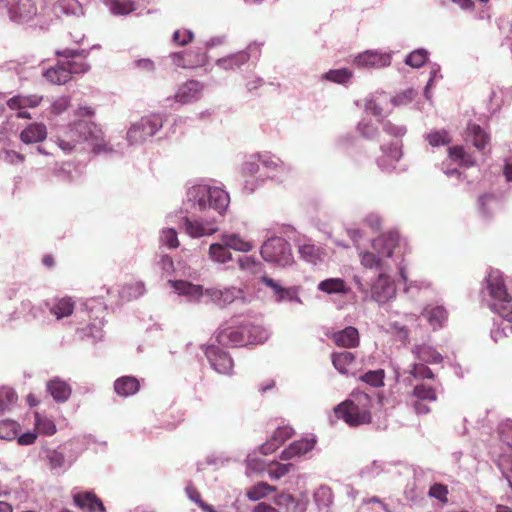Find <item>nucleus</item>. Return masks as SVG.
Returning <instances> with one entry per match:
<instances>
[{
  "mask_svg": "<svg viewBox=\"0 0 512 512\" xmlns=\"http://www.w3.org/2000/svg\"><path fill=\"white\" fill-rule=\"evenodd\" d=\"M229 205L230 195L223 187L213 185L208 179L188 181L182 209L187 214L204 213L208 216L195 219L185 216L181 220V227L192 238L210 236L219 230L218 225Z\"/></svg>",
  "mask_w": 512,
  "mask_h": 512,
  "instance_id": "1",
  "label": "nucleus"
},
{
  "mask_svg": "<svg viewBox=\"0 0 512 512\" xmlns=\"http://www.w3.org/2000/svg\"><path fill=\"white\" fill-rule=\"evenodd\" d=\"M398 241V232L390 231L372 241L371 251L359 253L362 266L380 271L370 288L371 299L379 305L388 304L396 296L395 283L386 275V271L391 269V263L394 262L392 255Z\"/></svg>",
  "mask_w": 512,
  "mask_h": 512,
  "instance_id": "2",
  "label": "nucleus"
},
{
  "mask_svg": "<svg viewBox=\"0 0 512 512\" xmlns=\"http://www.w3.org/2000/svg\"><path fill=\"white\" fill-rule=\"evenodd\" d=\"M486 285L482 291L483 301L490 310L500 317L494 320L490 332L494 342L512 334V295L507 287L500 270L491 269L485 279Z\"/></svg>",
  "mask_w": 512,
  "mask_h": 512,
  "instance_id": "3",
  "label": "nucleus"
},
{
  "mask_svg": "<svg viewBox=\"0 0 512 512\" xmlns=\"http://www.w3.org/2000/svg\"><path fill=\"white\" fill-rule=\"evenodd\" d=\"M88 142L94 154L112 153L114 150L103 142L102 130L92 121L80 119L74 121L57 136L59 148L68 155L77 150V146Z\"/></svg>",
  "mask_w": 512,
  "mask_h": 512,
  "instance_id": "4",
  "label": "nucleus"
},
{
  "mask_svg": "<svg viewBox=\"0 0 512 512\" xmlns=\"http://www.w3.org/2000/svg\"><path fill=\"white\" fill-rule=\"evenodd\" d=\"M269 338V332L261 325L249 320L231 318L222 324L216 333V341L222 346L243 347L262 344Z\"/></svg>",
  "mask_w": 512,
  "mask_h": 512,
  "instance_id": "5",
  "label": "nucleus"
},
{
  "mask_svg": "<svg viewBox=\"0 0 512 512\" xmlns=\"http://www.w3.org/2000/svg\"><path fill=\"white\" fill-rule=\"evenodd\" d=\"M335 414L349 426L371 422V398L363 391L353 390L348 399L335 408Z\"/></svg>",
  "mask_w": 512,
  "mask_h": 512,
  "instance_id": "6",
  "label": "nucleus"
},
{
  "mask_svg": "<svg viewBox=\"0 0 512 512\" xmlns=\"http://www.w3.org/2000/svg\"><path fill=\"white\" fill-rule=\"evenodd\" d=\"M260 255L265 262L277 267H288L294 263L290 243L278 235H271L262 243Z\"/></svg>",
  "mask_w": 512,
  "mask_h": 512,
  "instance_id": "7",
  "label": "nucleus"
},
{
  "mask_svg": "<svg viewBox=\"0 0 512 512\" xmlns=\"http://www.w3.org/2000/svg\"><path fill=\"white\" fill-rule=\"evenodd\" d=\"M82 311L87 314L90 323L85 327L77 328V334L81 339L91 340L93 343L103 338V318L105 306L100 299H88L82 304Z\"/></svg>",
  "mask_w": 512,
  "mask_h": 512,
  "instance_id": "8",
  "label": "nucleus"
},
{
  "mask_svg": "<svg viewBox=\"0 0 512 512\" xmlns=\"http://www.w3.org/2000/svg\"><path fill=\"white\" fill-rule=\"evenodd\" d=\"M163 126L160 114L151 113L133 122L127 131V141L130 145L142 144L153 137Z\"/></svg>",
  "mask_w": 512,
  "mask_h": 512,
  "instance_id": "9",
  "label": "nucleus"
},
{
  "mask_svg": "<svg viewBox=\"0 0 512 512\" xmlns=\"http://www.w3.org/2000/svg\"><path fill=\"white\" fill-rule=\"evenodd\" d=\"M0 3L10 20L18 24L30 23L41 15L34 0H0Z\"/></svg>",
  "mask_w": 512,
  "mask_h": 512,
  "instance_id": "10",
  "label": "nucleus"
},
{
  "mask_svg": "<svg viewBox=\"0 0 512 512\" xmlns=\"http://www.w3.org/2000/svg\"><path fill=\"white\" fill-rule=\"evenodd\" d=\"M261 46L262 44L260 43L252 42L244 50L217 59L215 64L217 67L225 71L240 69L243 65L248 63L251 58L256 60L259 59L261 55Z\"/></svg>",
  "mask_w": 512,
  "mask_h": 512,
  "instance_id": "11",
  "label": "nucleus"
},
{
  "mask_svg": "<svg viewBox=\"0 0 512 512\" xmlns=\"http://www.w3.org/2000/svg\"><path fill=\"white\" fill-rule=\"evenodd\" d=\"M89 54L90 50L86 49L65 48L55 51V55L63 60L70 77L90 70V65L86 62Z\"/></svg>",
  "mask_w": 512,
  "mask_h": 512,
  "instance_id": "12",
  "label": "nucleus"
},
{
  "mask_svg": "<svg viewBox=\"0 0 512 512\" xmlns=\"http://www.w3.org/2000/svg\"><path fill=\"white\" fill-rule=\"evenodd\" d=\"M206 297L219 308H225L234 302L248 303L245 292L236 286L206 288Z\"/></svg>",
  "mask_w": 512,
  "mask_h": 512,
  "instance_id": "13",
  "label": "nucleus"
},
{
  "mask_svg": "<svg viewBox=\"0 0 512 512\" xmlns=\"http://www.w3.org/2000/svg\"><path fill=\"white\" fill-rule=\"evenodd\" d=\"M168 284L178 296L184 297L189 303L199 304L206 297V288L203 285L182 279H170Z\"/></svg>",
  "mask_w": 512,
  "mask_h": 512,
  "instance_id": "14",
  "label": "nucleus"
},
{
  "mask_svg": "<svg viewBox=\"0 0 512 512\" xmlns=\"http://www.w3.org/2000/svg\"><path fill=\"white\" fill-rule=\"evenodd\" d=\"M205 356L212 369L223 375H231L234 362L228 352L218 346L209 345L205 348Z\"/></svg>",
  "mask_w": 512,
  "mask_h": 512,
  "instance_id": "15",
  "label": "nucleus"
},
{
  "mask_svg": "<svg viewBox=\"0 0 512 512\" xmlns=\"http://www.w3.org/2000/svg\"><path fill=\"white\" fill-rule=\"evenodd\" d=\"M261 165L267 169L268 176L278 182H283L293 170L290 164L270 153L261 154Z\"/></svg>",
  "mask_w": 512,
  "mask_h": 512,
  "instance_id": "16",
  "label": "nucleus"
},
{
  "mask_svg": "<svg viewBox=\"0 0 512 512\" xmlns=\"http://www.w3.org/2000/svg\"><path fill=\"white\" fill-rule=\"evenodd\" d=\"M44 460L50 471L55 475L63 474L73 465V458L68 459V454L61 446L44 450Z\"/></svg>",
  "mask_w": 512,
  "mask_h": 512,
  "instance_id": "17",
  "label": "nucleus"
},
{
  "mask_svg": "<svg viewBox=\"0 0 512 512\" xmlns=\"http://www.w3.org/2000/svg\"><path fill=\"white\" fill-rule=\"evenodd\" d=\"M317 443V436L304 437L300 440L293 441L281 454L280 459L288 461L291 459L301 458L311 452Z\"/></svg>",
  "mask_w": 512,
  "mask_h": 512,
  "instance_id": "18",
  "label": "nucleus"
},
{
  "mask_svg": "<svg viewBox=\"0 0 512 512\" xmlns=\"http://www.w3.org/2000/svg\"><path fill=\"white\" fill-rule=\"evenodd\" d=\"M354 62L358 67L380 69L391 64V54L367 50L358 54Z\"/></svg>",
  "mask_w": 512,
  "mask_h": 512,
  "instance_id": "19",
  "label": "nucleus"
},
{
  "mask_svg": "<svg viewBox=\"0 0 512 512\" xmlns=\"http://www.w3.org/2000/svg\"><path fill=\"white\" fill-rule=\"evenodd\" d=\"M261 281L272 290L276 302H300L296 287H283L279 282L266 275L261 278Z\"/></svg>",
  "mask_w": 512,
  "mask_h": 512,
  "instance_id": "20",
  "label": "nucleus"
},
{
  "mask_svg": "<svg viewBox=\"0 0 512 512\" xmlns=\"http://www.w3.org/2000/svg\"><path fill=\"white\" fill-rule=\"evenodd\" d=\"M75 506L87 512H106L102 500L93 491H78L73 493Z\"/></svg>",
  "mask_w": 512,
  "mask_h": 512,
  "instance_id": "21",
  "label": "nucleus"
},
{
  "mask_svg": "<svg viewBox=\"0 0 512 512\" xmlns=\"http://www.w3.org/2000/svg\"><path fill=\"white\" fill-rule=\"evenodd\" d=\"M41 100L42 97L37 95H15L8 99L6 104L12 110H19L17 113L18 118L29 119L31 115L24 109L38 106Z\"/></svg>",
  "mask_w": 512,
  "mask_h": 512,
  "instance_id": "22",
  "label": "nucleus"
},
{
  "mask_svg": "<svg viewBox=\"0 0 512 512\" xmlns=\"http://www.w3.org/2000/svg\"><path fill=\"white\" fill-rule=\"evenodd\" d=\"M294 434V429L290 426H281L278 427L271 438L264 444L258 447L260 453L262 455H268L273 453L280 445H282L286 440L292 437Z\"/></svg>",
  "mask_w": 512,
  "mask_h": 512,
  "instance_id": "23",
  "label": "nucleus"
},
{
  "mask_svg": "<svg viewBox=\"0 0 512 512\" xmlns=\"http://www.w3.org/2000/svg\"><path fill=\"white\" fill-rule=\"evenodd\" d=\"M411 353L417 360L425 364H440L444 359L433 346L426 343L414 344L411 347Z\"/></svg>",
  "mask_w": 512,
  "mask_h": 512,
  "instance_id": "24",
  "label": "nucleus"
},
{
  "mask_svg": "<svg viewBox=\"0 0 512 512\" xmlns=\"http://www.w3.org/2000/svg\"><path fill=\"white\" fill-rule=\"evenodd\" d=\"M332 363L334 367L342 374H352L358 368L356 356L350 351H342L332 354Z\"/></svg>",
  "mask_w": 512,
  "mask_h": 512,
  "instance_id": "25",
  "label": "nucleus"
},
{
  "mask_svg": "<svg viewBox=\"0 0 512 512\" xmlns=\"http://www.w3.org/2000/svg\"><path fill=\"white\" fill-rule=\"evenodd\" d=\"M46 389L57 403L66 402L72 393L71 386L60 377L50 379L46 384Z\"/></svg>",
  "mask_w": 512,
  "mask_h": 512,
  "instance_id": "26",
  "label": "nucleus"
},
{
  "mask_svg": "<svg viewBox=\"0 0 512 512\" xmlns=\"http://www.w3.org/2000/svg\"><path fill=\"white\" fill-rule=\"evenodd\" d=\"M331 339L337 346L344 348H355L360 342L359 332L357 328L353 326H348L342 330L333 332Z\"/></svg>",
  "mask_w": 512,
  "mask_h": 512,
  "instance_id": "27",
  "label": "nucleus"
},
{
  "mask_svg": "<svg viewBox=\"0 0 512 512\" xmlns=\"http://www.w3.org/2000/svg\"><path fill=\"white\" fill-rule=\"evenodd\" d=\"M44 307L54 315L57 320H60L72 314L74 302L70 297L56 298L51 302L46 301Z\"/></svg>",
  "mask_w": 512,
  "mask_h": 512,
  "instance_id": "28",
  "label": "nucleus"
},
{
  "mask_svg": "<svg viewBox=\"0 0 512 512\" xmlns=\"http://www.w3.org/2000/svg\"><path fill=\"white\" fill-rule=\"evenodd\" d=\"M47 137V129L43 123L34 122L29 124L20 133V140L26 144H37L45 140Z\"/></svg>",
  "mask_w": 512,
  "mask_h": 512,
  "instance_id": "29",
  "label": "nucleus"
},
{
  "mask_svg": "<svg viewBox=\"0 0 512 512\" xmlns=\"http://www.w3.org/2000/svg\"><path fill=\"white\" fill-rule=\"evenodd\" d=\"M202 85L196 80H189L177 91L175 99L181 104H187L198 99Z\"/></svg>",
  "mask_w": 512,
  "mask_h": 512,
  "instance_id": "30",
  "label": "nucleus"
},
{
  "mask_svg": "<svg viewBox=\"0 0 512 512\" xmlns=\"http://www.w3.org/2000/svg\"><path fill=\"white\" fill-rule=\"evenodd\" d=\"M140 389V381L131 375L121 376L114 382V390L121 397H129Z\"/></svg>",
  "mask_w": 512,
  "mask_h": 512,
  "instance_id": "31",
  "label": "nucleus"
},
{
  "mask_svg": "<svg viewBox=\"0 0 512 512\" xmlns=\"http://www.w3.org/2000/svg\"><path fill=\"white\" fill-rule=\"evenodd\" d=\"M298 247L300 257L308 263L316 265L320 260V249L311 243V240L306 236L295 243Z\"/></svg>",
  "mask_w": 512,
  "mask_h": 512,
  "instance_id": "32",
  "label": "nucleus"
},
{
  "mask_svg": "<svg viewBox=\"0 0 512 512\" xmlns=\"http://www.w3.org/2000/svg\"><path fill=\"white\" fill-rule=\"evenodd\" d=\"M42 75L48 82L57 85L65 84L71 79L62 59L54 67L43 70Z\"/></svg>",
  "mask_w": 512,
  "mask_h": 512,
  "instance_id": "33",
  "label": "nucleus"
},
{
  "mask_svg": "<svg viewBox=\"0 0 512 512\" xmlns=\"http://www.w3.org/2000/svg\"><path fill=\"white\" fill-rule=\"evenodd\" d=\"M390 102L389 97L384 93H377L365 99V112L377 118L384 116V106Z\"/></svg>",
  "mask_w": 512,
  "mask_h": 512,
  "instance_id": "34",
  "label": "nucleus"
},
{
  "mask_svg": "<svg viewBox=\"0 0 512 512\" xmlns=\"http://www.w3.org/2000/svg\"><path fill=\"white\" fill-rule=\"evenodd\" d=\"M191 52H173L169 55L174 65L181 68H193L195 66H201L204 64L206 56L204 54H197L196 60L192 61L190 57Z\"/></svg>",
  "mask_w": 512,
  "mask_h": 512,
  "instance_id": "35",
  "label": "nucleus"
},
{
  "mask_svg": "<svg viewBox=\"0 0 512 512\" xmlns=\"http://www.w3.org/2000/svg\"><path fill=\"white\" fill-rule=\"evenodd\" d=\"M467 139L471 141L473 146L479 151H483L490 140L489 135L486 133V131L475 123H471L468 125Z\"/></svg>",
  "mask_w": 512,
  "mask_h": 512,
  "instance_id": "36",
  "label": "nucleus"
},
{
  "mask_svg": "<svg viewBox=\"0 0 512 512\" xmlns=\"http://www.w3.org/2000/svg\"><path fill=\"white\" fill-rule=\"evenodd\" d=\"M422 314L434 330L443 327L448 317V313L443 306L426 307Z\"/></svg>",
  "mask_w": 512,
  "mask_h": 512,
  "instance_id": "37",
  "label": "nucleus"
},
{
  "mask_svg": "<svg viewBox=\"0 0 512 512\" xmlns=\"http://www.w3.org/2000/svg\"><path fill=\"white\" fill-rule=\"evenodd\" d=\"M478 207L482 216L489 219L500 207V201L494 194H483L478 198Z\"/></svg>",
  "mask_w": 512,
  "mask_h": 512,
  "instance_id": "38",
  "label": "nucleus"
},
{
  "mask_svg": "<svg viewBox=\"0 0 512 512\" xmlns=\"http://www.w3.org/2000/svg\"><path fill=\"white\" fill-rule=\"evenodd\" d=\"M512 100V88L497 87L492 89L490 104L492 110H498L502 105L509 104Z\"/></svg>",
  "mask_w": 512,
  "mask_h": 512,
  "instance_id": "39",
  "label": "nucleus"
},
{
  "mask_svg": "<svg viewBox=\"0 0 512 512\" xmlns=\"http://www.w3.org/2000/svg\"><path fill=\"white\" fill-rule=\"evenodd\" d=\"M221 240L229 250L249 252L253 249V245L249 241L244 240L236 233L223 234Z\"/></svg>",
  "mask_w": 512,
  "mask_h": 512,
  "instance_id": "40",
  "label": "nucleus"
},
{
  "mask_svg": "<svg viewBox=\"0 0 512 512\" xmlns=\"http://www.w3.org/2000/svg\"><path fill=\"white\" fill-rule=\"evenodd\" d=\"M448 156L451 160L458 162L460 166L472 167L475 165V159L466 152L463 146H453L448 149Z\"/></svg>",
  "mask_w": 512,
  "mask_h": 512,
  "instance_id": "41",
  "label": "nucleus"
},
{
  "mask_svg": "<svg viewBox=\"0 0 512 512\" xmlns=\"http://www.w3.org/2000/svg\"><path fill=\"white\" fill-rule=\"evenodd\" d=\"M322 292L346 295L350 292V288L341 278H329L322 281Z\"/></svg>",
  "mask_w": 512,
  "mask_h": 512,
  "instance_id": "42",
  "label": "nucleus"
},
{
  "mask_svg": "<svg viewBox=\"0 0 512 512\" xmlns=\"http://www.w3.org/2000/svg\"><path fill=\"white\" fill-rule=\"evenodd\" d=\"M209 256L214 262L222 264L232 260V254L222 240L220 243H212L210 245Z\"/></svg>",
  "mask_w": 512,
  "mask_h": 512,
  "instance_id": "43",
  "label": "nucleus"
},
{
  "mask_svg": "<svg viewBox=\"0 0 512 512\" xmlns=\"http://www.w3.org/2000/svg\"><path fill=\"white\" fill-rule=\"evenodd\" d=\"M296 465L294 463L273 462L268 466V475L273 480H278L290 473H295Z\"/></svg>",
  "mask_w": 512,
  "mask_h": 512,
  "instance_id": "44",
  "label": "nucleus"
},
{
  "mask_svg": "<svg viewBox=\"0 0 512 512\" xmlns=\"http://www.w3.org/2000/svg\"><path fill=\"white\" fill-rule=\"evenodd\" d=\"M104 3L114 15H127L136 9L132 0H104Z\"/></svg>",
  "mask_w": 512,
  "mask_h": 512,
  "instance_id": "45",
  "label": "nucleus"
},
{
  "mask_svg": "<svg viewBox=\"0 0 512 512\" xmlns=\"http://www.w3.org/2000/svg\"><path fill=\"white\" fill-rule=\"evenodd\" d=\"M20 432V425L11 419L0 420V439L6 441L15 440Z\"/></svg>",
  "mask_w": 512,
  "mask_h": 512,
  "instance_id": "46",
  "label": "nucleus"
},
{
  "mask_svg": "<svg viewBox=\"0 0 512 512\" xmlns=\"http://www.w3.org/2000/svg\"><path fill=\"white\" fill-rule=\"evenodd\" d=\"M275 502L278 506L286 508L287 512H304V507L300 504L297 499L289 493L279 494Z\"/></svg>",
  "mask_w": 512,
  "mask_h": 512,
  "instance_id": "47",
  "label": "nucleus"
},
{
  "mask_svg": "<svg viewBox=\"0 0 512 512\" xmlns=\"http://www.w3.org/2000/svg\"><path fill=\"white\" fill-rule=\"evenodd\" d=\"M55 9L66 15H81L83 8L78 0H58Z\"/></svg>",
  "mask_w": 512,
  "mask_h": 512,
  "instance_id": "48",
  "label": "nucleus"
},
{
  "mask_svg": "<svg viewBox=\"0 0 512 512\" xmlns=\"http://www.w3.org/2000/svg\"><path fill=\"white\" fill-rule=\"evenodd\" d=\"M385 372L383 369L369 370L359 376L362 382L371 387L379 388L384 385Z\"/></svg>",
  "mask_w": 512,
  "mask_h": 512,
  "instance_id": "49",
  "label": "nucleus"
},
{
  "mask_svg": "<svg viewBox=\"0 0 512 512\" xmlns=\"http://www.w3.org/2000/svg\"><path fill=\"white\" fill-rule=\"evenodd\" d=\"M61 447L68 454V459L73 458L74 463L79 455L86 449V444L80 438H73L64 445H61Z\"/></svg>",
  "mask_w": 512,
  "mask_h": 512,
  "instance_id": "50",
  "label": "nucleus"
},
{
  "mask_svg": "<svg viewBox=\"0 0 512 512\" xmlns=\"http://www.w3.org/2000/svg\"><path fill=\"white\" fill-rule=\"evenodd\" d=\"M425 140L432 147L445 146L451 142L450 135L446 130L431 131L425 135Z\"/></svg>",
  "mask_w": 512,
  "mask_h": 512,
  "instance_id": "51",
  "label": "nucleus"
},
{
  "mask_svg": "<svg viewBox=\"0 0 512 512\" xmlns=\"http://www.w3.org/2000/svg\"><path fill=\"white\" fill-rule=\"evenodd\" d=\"M428 51L424 48L416 49L412 51L409 55L405 58V64L409 65L413 68H420L422 67L426 61L428 60Z\"/></svg>",
  "mask_w": 512,
  "mask_h": 512,
  "instance_id": "52",
  "label": "nucleus"
},
{
  "mask_svg": "<svg viewBox=\"0 0 512 512\" xmlns=\"http://www.w3.org/2000/svg\"><path fill=\"white\" fill-rule=\"evenodd\" d=\"M413 396L416 400L422 401H437V394L434 388L427 386L425 384H418L413 389Z\"/></svg>",
  "mask_w": 512,
  "mask_h": 512,
  "instance_id": "53",
  "label": "nucleus"
},
{
  "mask_svg": "<svg viewBox=\"0 0 512 512\" xmlns=\"http://www.w3.org/2000/svg\"><path fill=\"white\" fill-rule=\"evenodd\" d=\"M322 78L338 84H347L352 78V72L346 68L330 70Z\"/></svg>",
  "mask_w": 512,
  "mask_h": 512,
  "instance_id": "54",
  "label": "nucleus"
},
{
  "mask_svg": "<svg viewBox=\"0 0 512 512\" xmlns=\"http://www.w3.org/2000/svg\"><path fill=\"white\" fill-rule=\"evenodd\" d=\"M272 235H278L282 238L287 237L292 240L294 243L299 241L302 236L297 232L295 227L290 224H279L273 229Z\"/></svg>",
  "mask_w": 512,
  "mask_h": 512,
  "instance_id": "55",
  "label": "nucleus"
},
{
  "mask_svg": "<svg viewBox=\"0 0 512 512\" xmlns=\"http://www.w3.org/2000/svg\"><path fill=\"white\" fill-rule=\"evenodd\" d=\"M410 375L414 379L424 380V379H434L435 375L432 370L425 363H413L411 365V369L409 371Z\"/></svg>",
  "mask_w": 512,
  "mask_h": 512,
  "instance_id": "56",
  "label": "nucleus"
},
{
  "mask_svg": "<svg viewBox=\"0 0 512 512\" xmlns=\"http://www.w3.org/2000/svg\"><path fill=\"white\" fill-rule=\"evenodd\" d=\"M357 131L361 134L362 137L368 140L375 139L378 134V128L367 119H362L357 125Z\"/></svg>",
  "mask_w": 512,
  "mask_h": 512,
  "instance_id": "57",
  "label": "nucleus"
},
{
  "mask_svg": "<svg viewBox=\"0 0 512 512\" xmlns=\"http://www.w3.org/2000/svg\"><path fill=\"white\" fill-rule=\"evenodd\" d=\"M261 164V153L250 155L242 164V173L245 175H254L259 171Z\"/></svg>",
  "mask_w": 512,
  "mask_h": 512,
  "instance_id": "58",
  "label": "nucleus"
},
{
  "mask_svg": "<svg viewBox=\"0 0 512 512\" xmlns=\"http://www.w3.org/2000/svg\"><path fill=\"white\" fill-rule=\"evenodd\" d=\"M145 293V285L143 282H135L131 284H127L122 288V297L132 299L138 298Z\"/></svg>",
  "mask_w": 512,
  "mask_h": 512,
  "instance_id": "59",
  "label": "nucleus"
},
{
  "mask_svg": "<svg viewBox=\"0 0 512 512\" xmlns=\"http://www.w3.org/2000/svg\"><path fill=\"white\" fill-rule=\"evenodd\" d=\"M17 401V394L12 388L0 389V414Z\"/></svg>",
  "mask_w": 512,
  "mask_h": 512,
  "instance_id": "60",
  "label": "nucleus"
},
{
  "mask_svg": "<svg viewBox=\"0 0 512 512\" xmlns=\"http://www.w3.org/2000/svg\"><path fill=\"white\" fill-rule=\"evenodd\" d=\"M35 424L38 430L47 436H52L56 433V425L54 421L47 417H41L39 414H36Z\"/></svg>",
  "mask_w": 512,
  "mask_h": 512,
  "instance_id": "61",
  "label": "nucleus"
},
{
  "mask_svg": "<svg viewBox=\"0 0 512 512\" xmlns=\"http://www.w3.org/2000/svg\"><path fill=\"white\" fill-rule=\"evenodd\" d=\"M160 240L163 245L170 249H174L179 246L178 234L174 228H166L162 230Z\"/></svg>",
  "mask_w": 512,
  "mask_h": 512,
  "instance_id": "62",
  "label": "nucleus"
},
{
  "mask_svg": "<svg viewBox=\"0 0 512 512\" xmlns=\"http://www.w3.org/2000/svg\"><path fill=\"white\" fill-rule=\"evenodd\" d=\"M271 487L264 482L254 485L248 492L247 497L252 501H257L269 494Z\"/></svg>",
  "mask_w": 512,
  "mask_h": 512,
  "instance_id": "63",
  "label": "nucleus"
},
{
  "mask_svg": "<svg viewBox=\"0 0 512 512\" xmlns=\"http://www.w3.org/2000/svg\"><path fill=\"white\" fill-rule=\"evenodd\" d=\"M498 467L502 472V476L507 480L508 485L512 488V457H505L498 462Z\"/></svg>",
  "mask_w": 512,
  "mask_h": 512,
  "instance_id": "64",
  "label": "nucleus"
}]
</instances>
